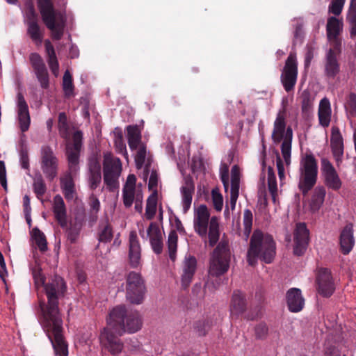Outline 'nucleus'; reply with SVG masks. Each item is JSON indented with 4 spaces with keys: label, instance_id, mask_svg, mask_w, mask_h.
Segmentation results:
<instances>
[{
    "label": "nucleus",
    "instance_id": "393cba45",
    "mask_svg": "<svg viewBox=\"0 0 356 356\" xmlns=\"http://www.w3.org/2000/svg\"><path fill=\"white\" fill-rule=\"evenodd\" d=\"M340 249L343 254H348L353 249L355 240L353 237V225L347 224L340 234Z\"/></svg>",
    "mask_w": 356,
    "mask_h": 356
},
{
    "label": "nucleus",
    "instance_id": "603ef678",
    "mask_svg": "<svg viewBox=\"0 0 356 356\" xmlns=\"http://www.w3.org/2000/svg\"><path fill=\"white\" fill-rule=\"evenodd\" d=\"M25 21H32L38 19V15L35 11V6L32 0H27L25 3Z\"/></svg>",
    "mask_w": 356,
    "mask_h": 356
},
{
    "label": "nucleus",
    "instance_id": "72a5a7b5",
    "mask_svg": "<svg viewBox=\"0 0 356 356\" xmlns=\"http://www.w3.org/2000/svg\"><path fill=\"white\" fill-rule=\"evenodd\" d=\"M325 195L326 190L324 186H318L314 188L309 202V207L312 212H316L320 209L324 202Z\"/></svg>",
    "mask_w": 356,
    "mask_h": 356
},
{
    "label": "nucleus",
    "instance_id": "79ce46f5",
    "mask_svg": "<svg viewBox=\"0 0 356 356\" xmlns=\"http://www.w3.org/2000/svg\"><path fill=\"white\" fill-rule=\"evenodd\" d=\"M156 206L157 191L155 190L147 200L145 215L147 220H152L154 218V216L156 212Z\"/></svg>",
    "mask_w": 356,
    "mask_h": 356
},
{
    "label": "nucleus",
    "instance_id": "052dcab7",
    "mask_svg": "<svg viewBox=\"0 0 356 356\" xmlns=\"http://www.w3.org/2000/svg\"><path fill=\"white\" fill-rule=\"evenodd\" d=\"M82 139H83L82 132L81 131H76L72 135L73 143L72 145H67V147H70L73 149H77L81 150V145H82Z\"/></svg>",
    "mask_w": 356,
    "mask_h": 356
},
{
    "label": "nucleus",
    "instance_id": "4d7b16f0",
    "mask_svg": "<svg viewBox=\"0 0 356 356\" xmlns=\"http://www.w3.org/2000/svg\"><path fill=\"white\" fill-rule=\"evenodd\" d=\"M346 0H332L329 6V11L334 15H339L343 10Z\"/></svg>",
    "mask_w": 356,
    "mask_h": 356
},
{
    "label": "nucleus",
    "instance_id": "aec40b11",
    "mask_svg": "<svg viewBox=\"0 0 356 356\" xmlns=\"http://www.w3.org/2000/svg\"><path fill=\"white\" fill-rule=\"evenodd\" d=\"M339 50L331 48L325 55L324 73L328 79H334L340 72V64L337 57Z\"/></svg>",
    "mask_w": 356,
    "mask_h": 356
},
{
    "label": "nucleus",
    "instance_id": "37998d69",
    "mask_svg": "<svg viewBox=\"0 0 356 356\" xmlns=\"http://www.w3.org/2000/svg\"><path fill=\"white\" fill-rule=\"evenodd\" d=\"M178 235L175 230H171L168 237V249L169 257L171 261H175L177 250Z\"/></svg>",
    "mask_w": 356,
    "mask_h": 356
},
{
    "label": "nucleus",
    "instance_id": "0eeeda50",
    "mask_svg": "<svg viewBox=\"0 0 356 356\" xmlns=\"http://www.w3.org/2000/svg\"><path fill=\"white\" fill-rule=\"evenodd\" d=\"M147 289L145 281L138 273L131 271L126 277V298L131 304L143 302Z\"/></svg>",
    "mask_w": 356,
    "mask_h": 356
},
{
    "label": "nucleus",
    "instance_id": "a19ab883",
    "mask_svg": "<svg viewBox=\"0 0 356 356\" xmlns=\"http://www.w3.org/2000/svg\"><path fill=\"white\" fill-rule=\"evenodd\" d=\"M219 224L218 219L216 216H213L209 221V245L214 246L219 239Z\"/></svg>",
    "mask_w": 356,
    "mask_h": 356
},
{
    "label": "nucleus",
    "instance_id": "e433bc0d",
    "mask_svg": "<svg viewBox=\"0 0 356 356\" xmlns=\"http://www.w3.org/2000/svg\"><path fill=\"white\" fill-rule=\"evenodd\" d=\"M292 137V129L289 127L286 129L285 137L282 139L283 142L281 145L282 154L286 165L290 163Z\"/></svg>",
    "mask_w": 356,
    "mask_h": 356
},
{
    "label": "nucleus",
    "instance_id": "c03bdc74",
    "mask_svg": "<svg viewBox=\"0 0 356 356\" xmlns=\"http://www.w3.org/2000/svg\"><path fill=\"white\" fill-rule=\"evenodd\" d=\"M240 168L234 165L231 170V188L230 193L239 195Z\"/></svg>",
    "mask_w": 356,
    "mask_h": 356
},
{
    "label": "nucleus",
    "instance_id": "774afa93",
    "mask_svg": "<svg viewBox=\"0 0 356 356\" xmlns=\"http://www.w3.org/2000/svg\"><path fill=\"white\" fill-rule=\"evenodd\" d=\"M341 142H343V138L339 129L337 127H333L331 130L330 143Z\"/></svg>",
    "mask_w": 356,
    "mask_h": 356
},
{
    "label": "nucleus",
    "instance_id": "69168bd1",
    "mask_svg": "<svg viewBox=\"0 0 356 356\" xmlns=\"http://www.w3.org/2000/svg\"><path fill=\"white\" fill-rule=\"evenodd\" d=\"M115 146L118 152L122 154L126 158L128 157V154L122 137L121 135L118 136L115 140Z\"/></svg>",
    "mask_w": 356,
    "mask_h": 356
},
{
    "label": "nucleus",
    "instance_id": "9b49d317",
    "mask_svg": "<svg viewBox=\"0 0 356 356\" xmlns=\"http://www.w3.org/2000/svg\"><path fill=\"white\" fill-rule=\"evenodd\" d=\"M40 155L41 169L46 177L52 181L58 174V160L49 145L42 146Z\"/></svg>",
    "mask_w": 356,
    "mask_h": 356
},
{
    "label": "nucleus",
    "instance_id": "f3484780",
    "mask_svg": "<svg viewBox=\"0 0 356 356\" xmlns=\"http://www.w3.org/2000/svg\"><path fill=\"white\" fill-rule=\"evenodd\" d=\"M209 216L208 209L204 204H201L195 212L194 229L201 237L207 236L210 221Z\"/></svg>",
    "mask_w": 356,
    "mask_h": 356
},
{
    "label": "nucleus",
    "instance_id": "58836bf2",
    "mask_svg": "<svg viewBox=\"0 0 356 356\" xmlns=\"http://www.w3.org/2000/svg\"><path fill=\"white\" fill-rule=\"evenodd\" d=\"M314 97L308 90H305L300 97L301 109L304 115H309L314 106Z\"/></svg>",
    "mask_w": 356,
    "mask_h": 356
},
{
    "label": "nucleus",
    "instance_id": "3c124183",
    "mask_svg": "<svg viewBox=\"0 0 356 356\" xmlns=\"http://www.w3.org/2000/svg\"><path fill=\"white\" fill-rule=\"evenodd\" d=\"M138 150L135 156V163L137 169H141L145 162L147 147L145 145H140L138 147Z\"/></svg>",
    "mask_w": 356,
    "mask_h": 356
},
{
    "label": "nucleus",
    "instance_id": "6e6d98bb",
    "mask_svg": "<svg viewBox=\"0 0 356 356\" xmlns=\"http://www.w3.org/2000/svg\"><path fill=\"white\" fill-rule=\"evenodd\" d=\"M220 176L225 190L227 191L229 188V166L222 163L220 168Z\"/></svg>",
    "mask_w": 356,
    "mask_h": 356
},
{
    "label": "nucleus",
    "instance_id": "2eb2a0df",
    "mask_svg": "<svg viewBox=\"0 0 356 356\" xmlns=\"http://www.w3.org/2000/svg\"><path fill=\"white\" fill-rule=\"evenodd\" d=\"M293 235V253L295 255L301 256L306 251L309 241V232L306 224L304 222L298 223Z\"/></svg>",
    "mask_w": 356,
    "mask_h": 356
},
{
    "label": "nucleus",
    "instance_id": "49530a36",
    "mask_svg": "<svg viewBox=\"0 0 356 356\" xmlns=\"http://www.w3.org/2000/svg\"><path fill=\"white\" fill-rule=\"evenodd\" d=\"M31 234L39 250L45 252L47 250V242L44 233L38 227H35L32 229Z\"/></svg>",
    "mask_w": 356,
    "mask_h": 356
},
{
    "label": "nucleus",
    "instance_id": "4468645a",
    "mask_svg": "<svg viewBox=\"0 0 356 356\" xmlns=\"http://www.w3.org/2000/svg\"><path fill=\"white\" fill-rule=\"evenodd\" d=\"M317 291L324 298L330 297L335 291V285L330 270L327 268L319 270L316 277Z\"/></svg>",
    "mask_w": 356,
    "mask_h": 356
},
{
    "label": "nucleus",
    "instance_id": "5701e85b",
    "mask_svg": "<svg viewBox=\"0 0 356 356\" xmlns=\"http://www.w3.org/2000/svg\"><path fill=\"white\" fill-rule=\"evenodd\" d=\"M194 191L195 184L193 177L188 175L184 177V184L181 188L184 213H186L191 206Z\"/></svg>",
    "mask_w": 356,
    "mask_h": 356
},
{
    "label": "nucleus",
    "instance_id": "b1692460",
    "mask_svg": "<svg viewBox=\"0 0 356 356\" xmlns=\"http://www.w3.org/2000/svg\"><path fill=\"white\" fill-rule=\"evenodd\" d=\"M286 108L280 110L274 122L272 139L275 143L281 142L286 134Z\"/></svg>",
    "mask_w": 356,
    "mask_h": 356
},
{
    "label": "nucleus",
    "instance_id": "f8f14e48",
    "mask_svg": "<svg viewBox=\"0 0 356 356\" xmlns=\"http://www.w3.org/2000/svg\"><path fill=\"white\" fill-rule=\"evenodd\" d=\"M29 60L40 87L42 89L49 88V74L42 56L38 53H31Z\"/></svg>",
    "mask_w": 356,
    "mask_h": 356
},
{
    "label": "nucleus",
    "instance_id": "1a4fd4ad",
    "mask_svg": "<svg viewBox=\"0 0 356 356\" xmlns=\"http://www.w3.org/2000/svg\"><path fill=\"white\" fill-rule=\"evenodd\" d=\"M120 337L107 324V327L103 329L99 337L102 348L113 356L120 355L124 349V343Z\"/></svg>",
    "mask_w": 356,
    "mask_h": 356
},
{
    "label": "nucleus",
    "instance_id": "6e6552de",
    "mask_svg": "<svg viewBox=\"0 0 356 356\" xmlns=\"http://www.w3.org/2000/svg\"><path fill=\"white\" fill-rule=\"evenodd\" d=\"M122 171V163L119 158L106 157L104 162V181L107 189L115 192L119 188V177Z\"/></svg>",
    "mask_w": 356,
    "mask_h": 356
},
{
    "label": "nucleus",
    "instance_id": "338daca9",
    "mask_svg": "<svg viewBox=\"0 0 356 356\" xmlns=\"http://www.w3.org/2000/svg\"><path fill=\"white\" fill-rule=\"evenodd\" d=\"M19 156L22 168L28 170L29 168V150L24 149L19 151Z\"/></svg>",
    "mask_w": 356,
    "mask_h": 356
},
{
    "label": "nucleus",
    "instance_id": "423d86ee",
    "mask_svg": "<svg viewBox=\"0 0 356 356\" xmlns=\"http://www.w3.org/2000/svg\"><path fill=\"white\" fill-rule=\"evenodd\" d=\"M230 250L226 241H220L213 252L210 262L209 275L218 277L225 273L229 268Z\"/></svg>",
    "mask_w": 356,
    "mask_h": 356
},
{
    "label": "nucleus",
    "instance_id": "bb28decb",
    "mask_svg": "<svg viewBox=\"0 0 356 356\" xmlns=\"http://www.w3.org/2000/svg\"><path fill=\"white\" fill-rule=\"evenodd\" d=\"M286 298L289 311L298 312L302 309L305 300L299 289H290L286 293Z\"/></svg>",
    "mask_w": 356,
    "mask_h": 356
},
{
    "label": "nucleus",
    "instance_id": "c85d7f7f",
    "mask_svg": "<svg viewBox=\"0 0 356 356\" xmlns=\"http://www.w3.org/2000/svg\"><path fill=\"white\" fill-rule=\"evenodd\" d=\"M89 185L92 190H95L102 181L101 165L97 159H92L89 163Z\"/></svg>",
    "mask_w": 356,
    "mask_h": 356
},
{
    "label": "nucleus",
    "instance_id": "6ab92c4d",
    "mask_svg": "<svg viewBox=\"0 0 356 356\" xmlns=\"http://www.w3.org/2000/svg\"><path fill=\"white\" fill-rule=\"evenodd\" d=\"M342 22L335 17H330L327 19L326 25L327 38L330 41L336 50L341 47V40L339 38L342 30Z\"/></svg>",
    "mask_w": 356,
    "mask_h": 356
},
{
    "label": "nucleus",
    "instance_id": "c756f323",
    "mask_svg": "<svg viewBox=\"0 0 356 356\" xmlns=\"http://www.w3.org/2000/svg\"><path fill=\"white\" fill-rule=\"evenodd\" d=\"M44 47L47 54V60L51 73L57 76L59 72V63L54 47L49 40H44Z\"/></svg>",
    "mask_w": 356,
    "mask_h": 356
},
{
    "label": "nucleus",
    "instance_id": "a878e982",
    "mask_svg": "<svg viewBox=\"0 0 356 356\" xmlns=\"http://www.w3.org/2000/svg\"><path fill=\"white\" fill-rule=\"evenodd\" d=\"M147 236L149 237L150 244L154 253L160 254L163 251V237L158 225L151 222L147 229Z\"/></svg>",
    "mask_w": 356,
    "mask_h": 356
},
{
    "label": "nucleus",
    "instance_id": "f704fd0d",
    "mask_svg": "<svg viewBox=\"0 0 356 356\" xmlns=\"http://www.w3.org/2000/svg\"><path fill=\"white\" fill-rule=\"evenodd\" d=\"M128 144L131 150L137 149L140 145H145L141 141V133L137 125H129L127 127Z\"/></svg>",
    "mask_w": 356,
    "mask_h": 356
},
{
    "label": "nucleus",
    "instance_id": "7ed1b4c3",
    "mask_svg": "<svg viewBox=\"0 0 356 356\" xmlns=\"http://www.w3.org/2000/svg\"><path fill=\"white\" fill-rule=\"evenodd\" d=\"M107 323L120 336L125 332L135 333L142 327L143 321L137 311H129L125 305L114 307L109 313Z\"/></svg>",
    "mask_w": 356,
    "mask_h": 356
},
{
    "label": "nucleus",
    "instance_id": "680f3d73",
    "mask_svg": "<svg viewBox=\"0 0 356 356\" xmlns=\"http://www.w3.org/2000/svg\"><path fill=\"white\" fill-rule=\"evenodd\" d=\"M194 328L199 336H205L209 329V325L204 321H199L195 323Z\"/></svg>",
    "mask_w": 356,
    "mask_h": 356
},
{
    "label": "nucleus",
    "instance_id": "0e129e2a",
    "mask_svg": "<svg viewBox=\"0 0 356 356\" xmlns=\"http://www.w3.org/2000/svg\"><path fill=\"white\" fill-rule=\"evenodd\" d=\"M346 21L349 24L350 38H356V15H347Z\"/></svg>",
    "mask_w": 356,
    "mask_h": 356
},
{
    "label": "nucleus",
    "instance_id": "9d476101",
    "mask_svg": "<svg viewBox=\"0 0 356 356\" xmlns=\"http://www.w3.org/2000/svg\"><path fill=\"white\" fill-rule=\"evenodd\" d=\"M298 78V62L296 53L291 52L286 60L285 65L280 76L281 83L289 92L294 90Z\"/></svg>",
    "mask_w": 356,
    "mask_h": 356
},
{
    "label": "nucleus",
    "instance_id": "f03ea898",
    "mask_svg": "<svg viewBox=\"0 0 356 356\" xmlns=\"http://www.w3.org/2000/svg\"><path fill=\"white\" fill-rule=\"evenodd\" d=\"M275 254L276 244L273 236L259 229L254 230L247 252V261L249 265L255 266L258 259L266 264H270Z\"/></svg>",
    "mask_w": 356,
    "mask_h": 356
},
{
    "label": "nucleus",
    "instance_id": "a211bd4d",
    "mask_svg": "<svg viewBox=\"0 0 356 356\" xmlns=\"http://www.w3.org/2000/svg\"><path fill=\"white\" fill-rule=\"evenodd\" d=\"M197 270V260L194 256H186L181 267V287L186 289L191 284Z\"/></svg>",
    "mask_w": 356,
    "mask_h": 356
},
{
    "label": "nucleus",
    "instance_id": "a18cd8bd",
    "mask_svg": "<svg viewBox=\"0 0 356 356\" xmlns=\"http://www.w3.org/2000/svg\"><path fill=\"white\" fill-rule=\"evenodd\" d=\"M33 191L38 199H41L47 191L46 184L42 176L39 174L35 175L33 184Z\"/></svg>",
    "mask_w": 356,
    "mask_h": 356
},
{
    "label": "nucleus",
    "instance_id": "ddd939ff",
    "mask_svg": "<svg viewBox=\"0 0 356 356\" xmlns=\"http://www.w3.org/2000/svg\"><path fill=\"white\" fill-rule=\"evenodd\" d=\"M321 171L324 177V184L330 189L338 191L342 181L332 163L327 159H321Z\"/></svg>",
    "mask_w": 356,
    "mask_h": 356
},
{
    "label": "nucleus",
    "instance_id": "c9c22d12",
    "mask_svg": "<svg viewBox=\"0 0 356 356\" xmlns=\"http://www.w3.org/2000/svg\"><path fill=\"white\" fill-rule=\"evenodd\" d=\"M82 226V222L75 218L70 222L69 226L67 225L65 227L67 239L71 244H74L77 241Z\"/></svg>",
    "mask_w": 356,
    "mask_h": 356
},
{
    "label": "nucleus",
    "instance_id": "39448f33",
    "mask_svg": "<svg viewBox=\"0 0 356 356\" xmlns=\"http://www.w3.org/2000/svg\"><path fill=\"white\" fill-rule=\"evenodd\" d=\"M298 188L305 196L316 185L318 179V163L312 154H306L300 163Z\"/></svg>",
    "mask_w": 356,
    "mask_h": 356
},
{
    "label": "nucleus",
    "instance_id": "f257e3e1",
    "mask_svg": "<svg viewBox=\"0 0 356 356\" xmlns=\"http://www.w3.org/2000/svg\"><path fill=\"white\" fill-rule=\"evenodd\" d=\"M33 276L36 284L44 286L47 302H40L42 312L41 325L50 340L55 353L67 356V343L63 335V318L58 307V300L64 297L67 285L63 277L54 275L47 283L40 270L34 269Z\"/></svg>",
    "mask_w": 356,
    "mask_h": 356
},
{
    "label": "nucleus",
    "instance_id": "5fc2aeb1",
    "mask_svg": "<svg viewBox=\"0 0 356 356\" xmlns=\"http://www.w3.org/2000/svg\"><path fill=\"white\" fill-rule=\"evenodd\" d=\"M135 197V191L131 189H122L123 204L126 208L131 207Z\"/></svg>",
    "mask_w": 356,
    "mask_h": 356
},
{
    "label": "nucleus",
    "instance_id": "09e8293b",
    "mask_svg": "<svg viewBox=\"0 0 356 356\" xmlns=\"http://www.w3.org/2000/svg\"><path fill=\"white\" fill-rule=\"evenodd\" d=\"M252 213L250 209H245L243 213V237L245 241L250 236V234L252 232Z\"/></svg>",
    "mask_w": 356,
    "mask_h": 356
},
{
    "label": "nucleus",
    "instance_id": "473e14b6",
    "mask_svg": "<svg viewBox=\"0 0 356 356\" xmlns=\"http://www.w3.org/2000/svg\"><path fill=\"white\" fill-rule=\"evenodd\" d=\"M72 173L70 171V172L66 173L60 178V188L67 200H72L75 194V186L72 175Z\"/></svg>",
    "mask_w": 356,
    "mask_h": 356
},
{
    "label": "nucleus",
    "instance_id": "ea45409f",
    "mask_svg": "<svg viewBox=\"0 0 356 356\" xmlns=\"http://www.w3.org/2000/svg\"><path fill=\"white\" fill-rule=\"evenodd\" d=\"M113 237L112 226L108 222L105 221L99 223L98 226V240L101 243H108Z\"/></svg>",
    "mask_w": 356,
    "mask_h": 356
},
{
    "label": "nucleus",
    "instance_id": "de8ad7c7",
    "mask_svg": "<svg viewBox=\"0 0 356 356\" xmlns=\"http://www.w3.org/2000/svg\"><path fill=\"white\" fill-rule=\"evenodd\" d=\"M62 87L65 97H70L74 95V86L72 82V76L68 70H66L64 73Z\"/></svg>",
    "mask_w": 356,
    "mask_h": 356
},
{
    "label": "nucleus",
    "instance_id": "8fccbe9b",
    "mask_svg": "<svg viewBox=\"0 0 356 356\" xmlns=\"http://www.w3.org/2000/svg\"><path fill=\"white\" fill-rule=\"evenodd\" d=\"M268 187L273 202H275L277 194V180L273 169L270 168L268 172Z\"/></svg>",
    "mask_w": 356,
    "mask_h": 356
},
{
    "label": "nucleus",
    "instance_id": "412c9836",
    "mask_svg": "<svg viewBox=\"0 0 356 356\" xmlns=\"http://www.w3.org/2000/svg\"><path fill=\"white\" fill-rule=\"evenodd\" d=\"M247 308L245 294L241 291H234L230 302V315L238 318Z\"/></svg>",
    "mask_w": 356,
    "mask_h": 356
},
{
    "label": "nucleus",
    "instance_id": "4be33fe9",
    "mask_svg": "<svg viewBox=\"0 0 356 356\" xmlns=\"http://www.w3.org/2000/svg\"><path fill=\"white\" fill-rule=\"evenodd\" d=\"M141 248L136 232L129 234V261L132 268H137L140 264Z\"/></svg>",
    "mask_w": 356,
    "mask_h": 356
},
{
    "label": "nucleus",
    "instance_id": "4c0bfd02",
    "mask_svg": "<svg viewBox=\"0 0 356 356\" xmlns=\"http://www.w3.org/2000/svg\"><path fill=\"white\" fill-rule=\"evenodd\" d=\"M80 151L77 149H73L66 147V156L68 161L69 170L71 172H76L79 170Z\"/></svg>",
    "mask_w": 356,
    "mask_h": 356
},
{
    "label": "nucleus",
    "instance_id": "cd10ccee",
    "mask_svg": "<svg viewBox=\"0 0 356 356\" xmlns=\"http://www.w3.org/2000/svg\"><path fill=\"white\" fill-rule=\"evenodd\" d=\"M53 212L56 220L62 227H67V209L63 197L56 195L54 197Z\"/></svg>",
    "mask_w": 356,
    "mask_h": 356
},
{
    "label": "nucleus",
    "instance_id": "7c9ffc66",
    "mask_svg": "<svg viewBox=\"0 0 356 356\" xmlns=\"http://www.w3.org/2000/svg\"><path fill=\"white\" fill-rule=\"evenodd\" d=\"M25 24L27 26V35L30 37L32 41L36 45L41 44L43 40L44 31L41 29L38 24V19L26 22Z\"/></svg>",
    "mask_w": 356,
    "mask_h": 356
},
{
    "label": "nucleus",
    "instance_id": "e2e57ef3",
    "mask_svg": "<svg viewBox=\"0 0 356 356\" xmlns=\"http://www.w3.org/2000/svg\"><path fill=\"white\" fill-rule=\"evenodd\" d=\"M58 129L60 133L66 134L68 131L67 118L64 112H61L58 115Z\"/></svg>",
    "mask_w": 356,
    "mask_h": 356
},
{
    "label": "nucleus",
    "instance_id": "dca6fc26",
    "mask_svg": "<svg viewBox=\"0 0 356 356\" xmlns=\"http://www.w3.org/2000/svg\"><path fill=\"white\" fill-rule=\"evenodd\" d=\"M17 113L19 128L24 133L29 129L31 117L28 104L22 92L17 95Z\"/></svg>",
    "mask_w": 356,
    "mask_h": 356
},
{
    "label": "nucleus",
    "instance_id": "20e7f679",
    "mask_svg": "<svg viewBox=\"0 0 356 356\" xmlns=\"http://www.w3.org/2000/svg\"><path fill=\"white\" fill-rule=\"evenodd\" d=\"M42 22L51 31L54 40H60L64 34L66 19L60 11L55 9L51 0H37Z\"/></svg>",
    "mask_w": 356,
    "mask_h": 356
},
{
    "label": "nucleus",
    "instance_id": "13d9d810",
    "mask_svg": "<svg viewBox=\"0 0 356 356\" xmlns=\"http://www.w3.org/2000/svg\"><path fill=\"white\" fill-rule=\"evenodd\" d=\"M211 196L214 209L217 211H220L223 206V198L222 195L213 189L211 191Z\"/></svg>",
    "mask_w": 356,
    "mask_h": 356
},
{
    "label": "nucleus",
    "instance_id": "bf43d9fd",
    "mask_svg": "<svg viewBox=\"0 0 356 356\" xmlns=\"http://www.w3.org/2000/svg\"><path fill=\"white\" fill-rule=\"evenodd\" d=\"M268 332V328L266 323H261L254 328L255 337L257 339H264Z\"/></svg>",
    "mask_w": 356,
    "mask_h": 356
},
{
    "label": "nucleus",
    "instance_id": "2f4dec72",
    "mask_svg": "<svg viewBox=\"0 0 356 356\" xmlns=\"http://www.w3.org/2000/svg\"><path fill=\"white\" fill-rule=\"evenodd\" d=\"M319 124L323 127L330 125L331 119V107L330 101L327 98L321 100L318 112Z\"/></svg>",
    "mask_w": 356,
    "mask_h": 356
},
{
    "label": "nucleus",
    "instance_id": "864d4df0",
    "mask_svg": "<svg viewBox=\"0 0 356 356\" xmlns=\"http://www.w3.org/2000/svg\"><path fill=\"white\" fill-rule=\"evenodd\" d=\"M332 154L337 162H341L343 154V142L331 143Z\"/></svg>",
    "mask_w": 356,
    "mask_h": 356
}]
</instances>
